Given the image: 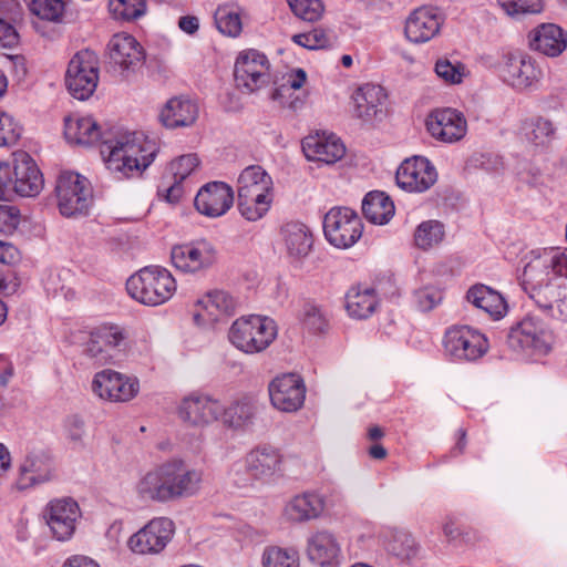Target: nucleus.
Wrapping results in <instances>:
<instances>
[{
  "mask_svg": "<svg viewBox=\"0 0 567 567\" xmlns=\"http://www.w3.org/2000/svg\"><path fill=\"white\" fill-rule=\"evenodd\" d=\"M156 153L155 142L138 132H117L101 147L107 169L118 178L141 174L154 161Z\"/></svg>",
  "mask_w": 567,
  "mask_h": 567,
  "instance_id": "1",
  "label": "nucleus"
},
{
  "mask_svg": "<svg viewBox=\"0 0 567 567\" xmlns=\"http://www.w3.org/2000/svg\"><path fill=\"white\" fill-rule=\"evenodd\" d=\"M178 420L188 425H246L256 419V409L248 402H236L226 408L208 395L192 393L176 410Z\"/></svg>",
  "mask_w": 567,
  "mask_h": 567,
  "instance_id": "2",
  "label": "nucleus"
},
{
  "mask_svg": "<svg viewBox=\"0 0 567 567\" xmlns=\"http://www.w3.org/2000/svg\"><path fill=\"white\" fill-rule=\"evenodd\" d=\"M237 194L241 216L249 221L259 220L274 200L272 178L260 165H250L238 176Z\"/></svg>",
  "mask_w": 567,
  "mask_h": 567,
  "instance_id": "3",
  "label": "nucleus"
},
{
  "mask_svg": "<svg viewBox=\"0 0 567 567\" xmlns=\"http://www.w3.org/2000/svg\"><path fill=\"white\" fill-rule=\"evenodd\" d=\"M567 277V257L565 254L549 249L534 255L525 265L520 280L523 289L538 306V293L553 290L556 280Z\"/></svg>",
  "mask_w": 567,
  "mask_h": 567,
  "instance_id": "4",
  "label": "nucleus"
},
{
  "mask_svg": "<svg viewBox=\"0 0 567 567\" xmlns=\"http://www.w3.org/2000/svg\"><path fill=\"white\" fill-rule=\"evenodd\" d=\"M128 295L146 306H159L169 300L176 291V281L162 267H145L126 281Z\"/></svg>",
  "mask_w": 567,
  "mask_h": 567,
  "instance_id": "5",
  "label": "nucleus"
},
{
  "mask_svg": "<svg viewBox=\"0 0 567 567\" xmlns=\"http://www.w3.org/2000/svg\"><path fill=\"white\" fill-rule=\"evenodd\" d=\"M277 327L272 319L261 316H243L229 328L228 339L238 350L252 354L267 349L276 339Z\"/></svg>",
  "mask_w": 567,
  "mask_h": 567,
  "instance_id": "6",
  "label": "nucleus"
},
{
  "mask_svg": "<svg viewBox=\"0 0 567 567\" xmlns=\"http://www.w3.org/2000/svg\"><path fill=\"white\" fill-rule=\"evenodd\" d=\"M127 347L126 331L113 324H104L90 332L83 343L82 353L94 364L116 363L125 355Z\"/></svg>",
  "mask_w": 567,
  "mask_h": 567,
  "instance_id": "7",
  "label": "nucleus"
},
{
  "mask_svg": "<svg viewBox=\"0 0 567 567\" xmlns=\"http://www.w3.org/2000/svg\"><path fill=\"white\" fill-rule=\"evenodd\" d=\"M60 213L65 217L86 215L92 203L90 182L72 172L59 175L55 186Z\"/></svg>",
  "mask_w": 567,
  "mask_h": 567,
  "instance_id": "8",
  "label": "nucleus"
},
{
  "mask_svg": "<svg viewBox=\"0 0 567 567\" xmlns=\"http://www.w3.org/2000/svg\"><path fill=\"white\" fill-rule=\"evenodd\" d=\"M99 82V59L91 50H81L70 60L65 84L70 94L81 101L89 99Z\"/></svg>",
  "mask_w": 567,
  "mask_h": 567,
  "instance_id": "9",
  "label": "nucleus"
},
{
  "mask_svg": "<svg viewBox=\"0 0 567 567\" xmlns=\"http://www.w3.org/2000/svg\"><path fill=\"white\" fill-rule=\"evenodd\" d=\"M363 225L358 214L348 207H333L324 216L323 233L337 248H350L362 236Z\"/></svg>",
  "mask_w": 567,
  "mask_h": 567,
  "instance_id": "10",
  "label": "nucleus"
},
{
  "mask_svg": "<svg viewBox=\"0 0 567 567\" xmlns=\"http://www.w3.org/2000/svg\"><path fill=\"white\" fill-rule=\"evenodd\" d=\"M175 533V525L167 517H155L133 534L128 548L140 555H157L165 549Z\"/></svg>",
  "mask_w": 567,
  "mask_h": 567,
  "instance_id": "11",
  "label": "nucleus"
},
{
  "mask_svg": "<svg viewBox=\"0 0 567 567\" xmlns=\"http://www.w3.org/2000/svg\"><path fill=\"white\" fill-rule=\"evenodd\" d=\"M445 352L456 360L475 361L488 350V342L484 334L467 326L450 328L444 336Z\"/></svg>",
  "mask_w": 567,
  "mask_h": 567,
  "instance_id": "12",
  "label": "nucleus"
},
{
  "mask_svg": "<svg viewBox=\"0 0 567 567\" xmlns=\"http://www.w3.org/2000/svg\"><path fill=\"white\" fill-rule=\"evenodd\" d=\"M551 336L537 318L527 316L509 329L507 344L515 351L530 350L546 354L550 350Z\"/></svg>",
  "mask_w": 567,
  "mask_h": 567,
  "instance_id": "13",
  "label": "nucleus"
},
{
  "mask_svg": "<svg viewBox=\"0 0 567 567\" xmlns=\"http://www.w3.org/2000/svg\"><path fill=\"white\" fill-rule=\"evenodd\" d=\"M248 476L261 484H272L284 476L285 460L281 452L272 446L251 450L244 460Z\"/></svg>",
  "mask_w": 567,
  "mask_h": 567,
  "instance_id": "14",
  "label": "nucleus"
},
{
  "mask_svg": "<svg viewBox=\"0 0 567 567\" xmlns=\"http://www.w3.org/2000/svg\"><path fill=\"white\" fill-rule=\"evenodd\" d=\"M80 517L78 503L69 497L51 501L43 512L50 534L58 542H66L73 537Z\"/></svg>",
  "mask_w": 567,
  "mask_h": 567,
  "instance_id": "15",
  "label": "nucleus"
},
{
  "mask_svg": "<svg viewBox=\"0 0 567 567\" xmlns=\"http://www.w3.org/2000/svg\"><path fill=\"white\" fill-rule=\"evenodd\" d=\"M395 179L406 192L423 193L436 183L437 172L427 158L414 156L399 166Z\"/></svg>",
  "mask_w": 567,
  "mask_h": 567,
  "instance_id": "16",
  "label": "nucleus"
},
{
  "mask_svg": "<svg viewBox=\"0 0 567 567\" xmlns=\"http://www.w3.org/2000/svg\"><path fill=\"white\" fill-rule=\"evenodd\" d=\"M271 404L282 412H296L305 402L306 386L300 375L286 373L275 378L269 386Z\"/></svg>",
  "mask_w": 567,
  "mask_h": 567,
  "instance_id": "17",
  "label": "nucleus"
},
{
  "mask_svg": "<svg viewBox=\"0 0 567 567\" xmlns=\"http://www.w3.org/2000/svg\"><path fill=\"white\" fill-rule=\"evenodd\" d=\"M269 63L265 54L248 50L239 54L235 63V81L238 87L251 93L268 83Z\"/></svg>",
  "mask_w": 567,
  "mask_h": 567,
  "instance_id": "18",
  "label": "nucleus"
},
{
  "mask_svg": "<svg viewBox=\"0 0 567 567\" xmlns=\"http://www.w3.org/2000/svg\"><path fill=\"white\" fill-rule=\"evenodd\" d=\"M165 468L169 501L190 497L199 492L203 482L200 470L187 466L179 458L166 461Z\"/></svg>",
  "mask_w": 567,
  "mask_h": 567,
  "instance_id": "19",
  "label": "nucleus"
},
{
  "mask_svg": "<svg viewBox=\"0 0 567 567\" xmlns=\"http://www.w3.org/2000/svg\"><path fill=\"white\" fill-rule=\"evenodd\" d=\"M110 61L122 75L136 72L144 63L145 54L141 44L130 34L113 35L109 43Z\"/></svg>",
  "mask_w": 567,
  "mask_h": 567,
  "instance_id": "20",
  "label": "nucleus"
},
{
  "mask_svg": "<svg viewBox=\"0 0 567 567\" xmlns=\"http://www.w3.org/2000/svg\"><path fill=\"white\" fill-rule=\"evenodd\" d=\"M92 389L101 399L111 402H126L138 392V382L111 369L95 374Z\"/></svg>",
  "mask_w": 567,
  "mask_h": 567,
  "instance_id": "21",
  "label": "nucleus"
},
{
  "mask_svg": "<svg viewBox=\"0 0 567 567\" xmlns=\"http://www.w3.org/2000/svg\"><path fill=\"white\" fill-rule=\"evenodd\" d=\"M173 265L185 272H197L212 267L216 261V250L207 241L176 245L172 248Z\"/></svg>",
  "mask_w": 567,
  "mask_h": 567,
  "instance_id": "22",
  "label": "nucleus"
},
{
  "mask_svg": "<svg viewBox=\"0 0 567 567\" xmlns=\"http://www.w3.org/2000/svg\"><path fill=\"white\" fill-rule=\"evenodd\" d=\"M426 128L435 140L444 143H454L465 136L467 122L462 112L455 109H442L429 115Z\"/></svg>",
  "mask_w": 567,
  "mask_h": 567,
  "instance_id": "23",
  "label": "nucleus"
},
{
  "mask_svg": "<svg viewBox=\"0 0 567 567\" xmlns=\"http://www.w3.org/2000/svg\"><path fill=\"white\" fill-rule=\"evenodd\" d=\"M543 72L535 60L524 53H509L502 69L503 80L514 89L525 90L542 79Z\"/></svg>",
  "mask_w": 567,
  "mask_h": 567,
  "instance_id": "24",
  "label": "nucleus"
},
{
  "mask_svg": "<svg viewBox=\"0 0 567 567\" xmlns=\"http://www.w3.org/2000/svg\"><path fill=\"white\" fill-rule=\"evenodd\" d=\"M43 176L33 158L25 152L14 154L12 193L34 197L43 188Z\"/></svg>",
  "mask_w": 567,
  "mask_h": 567,
  "instance_id": "25",
  "label": "nucleus"
},
{
  "mask_svg": "<svg viewBox=\"0 0 567 567\" xmlns=\"http://www.w3.org/2000/svg\"><path fill=\"white\" fill-rule=\"evenodd\" d=\"M234 203V193L230 186L223 182H212L203 186L194 200L196 209L208 217L224 215Z\"/></svg>",
  "mask_w": 567,
  "mask_h": 567,
  "instance_id": "26",
  "label": "nucleus"
},
{
  "mask_svg": "<svg viewBox=\"0 0 567 567\" xmlns=\"http://www.w3.org/2000/svg\"><path fill=\"white\" fill-rule=\"evenodd\" d=\"M199 159L196 154H186L172 161L168 166L169 176L165 177L159 193L164 195L167 203H177L183 194L182 183L194 172L198 166Z\"/></svg>",
  "mask_w": 567,
  "mask_h": 567,
  "instance_id": "27",
  "label": "nucleus"
},
{
  "mask_svg": "<svg viewBox=\"0 0 567 567\" xmlns=\"http://www.w3.org/2000/svg\"><path fill=\"white\" fill-rule=\"evenodd\" d=\"M441 28V19L436 9L421 7L415 9L406 19L404 32L414 43H424L434 38Z\"/></svg>",
  "mask_w": 567,
  "mask_h": 567,
  "instance_id": "28",
  "label": "nucleus"
},
{
  "mask_svg": "<svg viewBox=\"0 0 567 567\" xmlns=\"http://www.w3.org/2000/svg\"><path fill=\"white\" fill-rule=\"evenodd\" d=\"M302 151L308 159L326 164H333L346 154L343 143L333 134L307 136L302 141Z\"/></svg>",
  "mask_w": 567,
  "mask_h": 567,
  "instance_id": "29",
  "label": "nucleus"
},
{
  "mask_svg": "<svg viewBox=\"0 0 567 567\" xmlns=\"http://www.w3.org/2000/svg\"><path fill=\"white\" fill-rule=\"evenodd\" d=\"M354 102V115L364 122L380 120L386 94L380 85L364 84L352 96Z\"/></svg>",
  "mask_w": 567,
  "mask_h": 567,
  "instance_id": "30",
  "label": "nucleus"
},
{
  "mask_svg": "<svg viewBox=\"0 0 567 567\" xmlns=\"http://www.w3.org/2000/svg\"><path fill=\"white\" fill-rule=\"evenodd\" d=\"M529 45L547 56H558L567 48V33L554 23H544L529 32Z\"/></svg>",
  "mask_w": 567,
  "mask_h": 567,
  "instance_id": "31",
  "label": "nucleus"
},
{
  "mask_svg": "<svg viewBox=\"0 0 567 567\" xmlns=\"http://www.w3.org/2000/svg\"><path fill=\"white\" fill-rule=\"evenodd\" d=\"M197 305L202 310L194 313V321L198 326H206L218 321L221 316L233 315L237 302L228 292L215 290L198 300Z\"/></svg>",
  "mask_w": 567,
  "mask_h": 567,
  "instance_id": "32",
  "label": "nucleus"
},
{
  "mask_svg": "<svg viewBox=\"0 0 567 567\" xmlns=\"http://www.w3.org/2000/svg\"><path fill=\"white\" fill-rule=\"evenodd\" d=\"M326 507L324 498L317 493H302L293 496L284 508V517L291 523H306L321 516Z\"/></svg>",
  "mask_w": 567,
  "mask_h": 567,
  "instance_id": "33",
  "label": "nucleus"
},
{
  "mask_svg": "<svg viewBox=\"0 0 567 567\" xmlns=\"http://www.w3.org/2000/svg\"><path fill=\"white\" fill-rule=\"evenodd\" d=\"M52 461L44 452L30 453L19 467L17 487L27 489L51 478Z\"/></svg>",
  "mask_w": 567,
  "mask_h": 567,
  "instance_id": "34",
  "label": "nucleus"
},
{
  "mask_svg": "<svg viewBox=\"0 0 567 567\" xmlns=\"http://www.w3.org/2000/svg\"><path fill=\"white\" fill-rule=\"evenodd\" d=\"M165 473L164 462L143 474L134 486L137 498L143 502H169Z\"/></svg>",
  "mask_w": 567,
  "mask_h": 567,
  "instance_id": "35",
  "label": "nucleus"
},
{
  "mask_svg": "<svg viewBox=\"0 0 567 567\" xmlns=\"http://www.w3.org/2000/svg\"><path fill=\"white\" fill-rule=\"evenodd\" d=\"M198 117V106L188 99H171L161 112L159 118L168 128L189 126Z\"/></svg>",
  "mask_w": 567,
  "mask_h": 567,
  "instance_id": "36",
  "label": "nucleus"
},
{
  "mask_svg": "<svg viewBox=\"0 0 567 567\" xmlns=\"http://www.w3.org/2000/svg\"><path fill=\"white\" fill-rule=\"evenodd\" d=\"M64 135L72 144L89 146L100 140L101 128L91 116H68L65 117Z\"/></svg>",
  "mask_w": 567,
  "mask_h": 567,
  "instance_id": "37",
  "label": "nucleus"
},
{
  "mask_svg": "<svg viewBox=\"0 0 567 567\" xmlns=\"http://www.w3.org/2000/svg\"><path fill=\"white\" fill-rule=\"evenodd\" d=\"M339 553L340 546L336 537L327 530L316 532L308 538V557L320 566L331 565Z\"/></svg>",
  "mask_w": 567,
  "mask_h": 567,
  "instance_id": "38",
  "label": "nucleus"
},
{
  "mask_svg": "<svg viewBox=\"0 0 567 567\" xmlns=\"http://www.w3.org/2000/svg\"><path fill=\"white\" fill-rule=\"evenodd\" d=\"M282 241L291 258L306 257L312 247V235L309 228L299 221H289L281 228Z\"/></svg>",
  "mask_w": 567,
  "mask_h": 567,
  "instance_id": "39",
  "label": "nucleus"
},
{
  "mask_svg": "<svg viewBox=\"0 0 567 567\" xmlns=\"http://www.w3.org/2000/svg\"><path fill=\"white\" fill-rule=\"evenodd\" d=\"M538 308L548 317L567 321V277L556 280L553 290L538 293Z\"/></svg>",
  "mask_w": 567,
  "mask_h": 567,
  "instance_id": "40",
  "label": "nucleus"
},
{
  "mask_svg": "<svg viewBox=\"0 0 567 567\" xmlns=\"http://www.w3.org/2000/svg\"><path fill=\"white\" fill-rule=\"evenodd\" d=\"M467 300L496 319L506 312V302L502 295L487 286L477 285L467 291Z\"/></svg>",
  "mask_w": 567,
  "mask_h": 567,
  "instance_id": "41",
  "label": "nucleus"
},
{
  "mask_svg": "<svg viewBox=\"0 0 567 567\" xmlns=\"http://www.w3.org/2000/svg\"><path fill=\"white\" fill-rule=\"evenodd\" d=\"M394 204L383 192H370L362 202V212L364 217L375 224L384 225L394 215Z\"/></svg>",
  "mask_w": 567,
  "mask_h": 567,
  "instance_id": "42",
  "label": "nucleus"
},
{
  "mask_svg": "<svg viewBox=\"0 0 567 567\" xmlns=\"http://www.w3.org/2000/svg\"><path fill=\"white\" fill-rule=\"evenodd\" d=\"M383 545L389 554L402 560L416 557L420 549L411 533L399 528L390 529L384 534Z\"/></svg>",
  "mask_w": 567,
  "mask_h": 567,
  "instance_id": "43",
  "label": "nucleus"
},
{
  "mask_svg": "<svg viewBox=\"0 0 567 567\" xmlns=\"http://www.w3.org/2000/svg\"><path fill=\"white\" fill-rule=\"evenodd\" d=\"M347 310L353 318L364 319L368 318L378 305L374 291L365 288L363 290L359 288H352L346 297Z\"/></svg>",
  "mask_w": 567,
  "mask_h": 567,
  "instance_id": "44",
  "label": "nucleus"
},
{
  "mask_svg": "<svg viewBox=\"0 0 567 567\" xmlns=\"http://www.w3.org/2000/svg\"><path fill=\"white\" fill-rule=\"evenodd\" d=\"M306 79L307 75L302 69H298L295 73L288 74L284 79V82L275 89L271 99L278 101L282 106H287L291 110L298 109L302 104V101L298 96L290 100L291 91L301 89Z\"/></svg>",
  "mask_w": 567,
  "mask_h": 567,
  "instance_id": "45",
  "label": "nucleus"
},
{
  "mask_svg": "<svg viewBox=\"0 0 567 567\" xmlns=\"http://www.w3.org/2000/svg\"><path fill=\"white\" fill-rule=\"evenodd\" d=\"M262 567H300L299 553L295 548L267 546L261 554Z\"/></svg>",
  "mask_w": 567,
  "mask_h": 567,
  "instance_id": "46",
  "label": "nucleus"
},
{
  "mask_svg": "<svg viewBox=\"0 0 567 567\" xmlns=\"http://www.w3.org/2000/svg\"><path fill=\"white\" fill-rule=\"evenodd\" d=\"M444 238V226L437 220H427L419 225L414 233L415 245L421 249H430Z\"/></svg>",
  "mask_w": 567,
  "mask_h": 567,
  "instance_id": "47",
  "label": "nucleus"
},
{
  "mask_svg": "<svg viewBox=\"0 0 567 567\" xmlns=\"http://www.w3.org/2000/svg\"><path fill=\"white\" fill-rule=\"evenodd\" d=\"M110 11L116 19L134 20L145 13V0H109Z\"/></svg>",
  "mask_w": 567,
  "mask_h": 567,
  "instance_id": "48",
  "label": "nucleus"
},
{
  "mask_svg": "<svg viewBox=\"0 0 567 567\" xmlns=\"http://www.w3.org/2000/svg\"><path fill=\"white\" fill-rule=\"evenodd\" d=\"M555 128L553 123L544 117H537L526 127L527 140L536 146L548 144L554 135Z\"/></svg>",
  "mask_w": 567,
  "mask_h": 567,
  "instance_id": "49",
  "label": "nucleus"
},
{
  "mask_svg": "<svg viewBox=\"0 0 567 567\" xmlns=\"http://www.w3.org/2000/svg\"><path fill=\"white\" fill-rule=\"evenodd\" d=\"M27 6L33 14L52 22H60L64 12L63 0H34Z\"/></svg>",
  "mask_w": 567,
  "mask_h": 567,
  "instance_id": "50",
  "label": "nucleus"
},
{
  "mask_svg": "<svg viewBox=\"0 0 567 567\" xmlns=\"http://www.w3.org/2000/svg\"><path fill=\"white\" fill-rule=\"evenodd\" d=\"M291 11L296 17L303 21H318L323 12L324 7L321 0H287Z\"/></svg>",
  "mask_w": 567,
  "mask_h": 567,
  "instance_id": "51",
  "label": "nucleus"
},
{
  "mask_svg": "<svg viewBox=\"0 0 567 567\" xmlns=\"http://www.w3.org/2000/svg\"><path fill=\"white\" fill-rule=\"evenodd\" d=\"M299 319L306 328L313 332H321L326 327V319L321 308L312 301H306L302 305L299 311Z\"/></svg>",
  "mask_w": 567,
  "mask_h": 567,
  "instance_id": "52",
  "label": "nucleus"
},
{
  "mask_svg": "<svg viewBox=\"0 0 567 567\" xmlns=\"http://www.w3.org/2000/svg\"><path fill=\"white\" fill-rule=\"evenodd\" d=\"M292 40L298 45L309 50L324 49L332 44L331 38L322 29H313L309 32L295 34Z\"/></svg>",
  "mask_w": 567,
  "mask_h": 567,
  "instance_id": "53",
  "label": "nucleus"
},
{
  "mask_svg": "<svg viewBox=\"0 0 567 567\" xmlns=\"http://www.w3.org/2000/svg\"><path fill=\"white\" fill-rule=\"evenodd\" d=\"M502 9L509 17H519L542 11L540 0H497Z\"/></svg>",
  "mask_w": 567,
  "mask_h": 567,
  "instance_id": "54",
  "label": "nucleus"
},
{
  "mask_svg": "<svg viewBox=\"0 0 567 567\" xmlns=\"http://www.w3.org/2000/svg\"><path fill=\"white\" fill-rule=\"evenodd\" d=\"M217 29L225 35L237 37L241 32V20L238 13L228 10H217L215 16Z\"/></svg>",
  "mask_w": 567,
  "mask_h": 567,
  "instance_id": "55",
  "label": "nucleus"
},
{
  "mask_svg": "<svg viewBox=\"0 0 567 567\" xmlns=\"http://www.w3.org/2000/svg\"><path fill=\"white\" fill-rule=\"evenodd\" d=\"M465 68L460 64H453L447 59H440L435 63V73L446 83L458 84L464 76Z\"/></svg>",
  "mask_w": 567,
  "mask_h": 567,
  "instance_id": "56",
  "label": "nucleus"
},
{
  "mask_svg": "<svg viewBox=\"0 0 567 567\" xmlns=\"http://www.w3.org/2000/svg\"><path fill=\"white\" fill-rule=\"evenodd\" d=\"M20 136V128L7 113H0V146L14 144Z\"/></svg>",
  "mask_w": 567,
  "mask_h": 567,
  "instance_id": "57",
  "label": "nucleus"
},
{
  "mask_svg": "<svg viewBox=\"0 0 567 567\" xmlns=\"http://www.w3.org/2000/svg\"><path fill=\"white\" fill-rule=\"evenodd\" d=\"M19 224V210L11 206L0 205V233L16 228Z\"/></svg>",
  "mask_w": 567,
  "mask_h": 567,
  "instance_id": "58",
  "label": "nucleus"
},
{
  "mask_svg": "<svg viewBox=\"0 0 567 567\" xmlns=\"http://www.w3.org/2000/svg\"><path fill=\"white\" fill-rule=\"evenodd\" d=\"M13 165L0 163V198L12 193Z\"/></svg>",
  "mask_w": 567,
  "mask_h": 567,
  "instance_id": "59",
  "label": "nucleus"
},
{
  "mask_svg": "<svg viewBox=\"0 0 567 567\" xmlns=\"http://www.w3.org/2000/svg\"><path fill=\"white\" fill-rule=\"evenodd\" d=\"M441 299V293L436 290L424 289L417 292L419 306L423 311L433 309Z\"/></svg>",
  "mask_w": 567,
  "mask_h": 567,
  "instance_id": "60",
  "label": "nucleus"
},
{
  "mask_svg": "<svg viewBox=\"0 0 567 567\" xmlns=\"http://www.w3.org/2000/svg\"><path fill=\"white\" fill-rule=\"evenodd\" d=\"M19 41L16 29L9 23L0 20V44L3 48H12Z\"/></svg>",
  "mask_w": 567,
  "mask_h": 567,
  "instance_id": "61",
  "label": "nucleus"
},
{
  "mask_svg": "<svg viewBox=\"0 0 567 567\" xmlns=\"http://www.w3.org/2000/svg\"><path fill=\"white\" fill-rule=\"evenodd\" d=\"M19 257L18 249L8 241L0 240V262L11 264Z\"/></svg>",
  "mask_w": 567,
  "mask_h": 567,
  "instance_id": "62",
  "label": "nucleus"
},
{
  "mask_svg": "<svg viewBox=\"0 0 567 567\" xmlns=\"http://www.w3.org/2000/svg\"><path fill=\"white\" fill-rule=\"evenodd\" d=\"M62 567H101L100 564L89 556L74 555L68 558Z\"/></svg>",
  "mask_w": 567,
  "mask_h": 567,
  "instance_id": "63",
  "label": "nucleus"
},
{
  "mask_svg": "<svg viewBox=\"0 0 567 567\" xmlns=\"http://www.w3.org/2000/svg\"><path fill=\"white\" fill-rule=\"evenodd\" d=\"M178 25L184 32L193 34L198 30L199 21L194 16H185L179 19Z\"/></svg>",
  "mask_w": 567,
  "mask_h": 567,
  "instance_id": "64",
  "label": "nucleus"
}]
</instances>
